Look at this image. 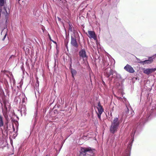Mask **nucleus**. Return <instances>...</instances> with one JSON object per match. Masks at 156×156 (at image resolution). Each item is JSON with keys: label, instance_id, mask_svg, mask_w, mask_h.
Masks as SVG:
<instances>
[{"label": "nucleus", "instance_id": "a211bd4d", "mask_svg": "<svg viewBox=\"0 0 156 156\" xmlns=\"http://www.w3.org/2000/svg\"><path fill=\"white\" fill-rule=\"evenodd\" d=\"M71 72L72 74V76L74 78V76L76 74L77 72L75 69L72 68L71 69Z\"/></svg>", "mask_w": 156, "mask_h": 156}, {"label": "nucleus", "instance_id": "2eb2a0df", "mask_svg": "<svg viewBox=\"0 0 156 156\" xmlns=\"http://www.w3.org/2000/svg\"><path fill=\"white\" fill-rule=\"evenodd\" d=\"M112 77L114 78L116 77V78L119 81H121L122 80V77L121 75L119 74H118L115 71V72L114 75Z\"/></svg>", "mask_w": 156, "mask_h": 156}, {"label": "nucleus", "instance_id": "f257e3e1", "mask_svg": "<svg viewBox=\"0 0 156 156\" xmlns=\"http://www.w3.org/2000/svg\"><path fill=\"white\" fill-rule=\"evenodd\" d=\"M145 114V112H142L137 117V119L136 121V123L137 124L136 125H135L133 126V127L131 129V130H132L131 137L133 139L131 141H129L126 151L123 154V156H130L132 143L133 141V137L136 131H139L141 129L144 123L151 115V114L149 115H147L146 114L144 115Z\"/></svg>", "mask_w": 156, "mask_h": 156}, {"label": "nucleus", "instance_id": "ea45409f", "mask_svg": "<svg viewBox=\"0 0 156 156\" xmlns=\"http://www.w3.org/2000/svg\"><path fill=\"white\" fill-rule=\"evenodd\" d=\"M46 156H47V155H46Z\"/></svg>", "mask_w": 156, "mask_h": 156}, {"label": "nucleus", "instance_id": "473e14b6", "mask_svg": "<svg viewBox=\"0 0 156 156\" xmlns=\"http://www.w3.org/2000/svg\"><path fill=\"white\" fill-rule=\"evenodd\" d=\"M102 84L104 85H105V82L103 81V82H102Z\"/></svg>", "mask_w": 156, "mask_h": 156}, {"label": "nucleus", "instance_id": "c9c22d12", "mask_svg": "<svg viewBox=\"0 0 156 156\" xmlns=\"http://www.w3.org/2000/svg\"><path fill=\"white\" fill-rule=\"evenodd\" d=\"M66 48H67V45H66Z\"/></svg>", "mask_w": 156, "mask_h": 156}, {"label": "nucleus", "instance_id": "39448f33", "mask_svg": "<svg viewBox=\"0 0 156 156\" xmlns=\"http://www.w3.org/2000/svg\"><path fill=\"white\" fill-rule=\"evenodd\" d=\"M79 54L80 57L82 58L83 61L87 60L88 56L84 48L80 50L79 51Z\"/></svg>", "mask_w": 156, "mask_h": 156}, {"label": "nucleus", "instance_id": "423d86ee", "mask_svg": "<svg viewBox=\"0 0 156 156\" xmlns=\"http://www.w3.org/2000/svg\"><path fill=\"white\" fill-rule=\"evenodd\" d=\"M115 70H113L110 67H108L104 71V75L107 78H108L111 75L114 74Z\"/></svg>", "mask_w": 156, "mask_h": 156}, {"label": "nucleus", "instance_id": "6ab92c4d", "mask_svg": "<svg viewBox=\"0 0 156 156\" xmlns=\"http://www.w3.org/2000/svg\"><path fill=\"white\" fill-rule=\"evenodd\" d=\"M22 107L21 109V112H23L24 114H25L26 106L25 105H22Z\"/></svg>", "mask_w": 156, "mask_h": 156}, {"label": "nucleus", "instance_id": "2f4dec72", "mask_svg": "<svg viewBox=\"0 0 156 156\" xmlns=\"http://www.w3.org/2000/svg\"><path fill=\"white\" fill-rule=\"evenodd\" d=\"M57 19H58V20L59 21H60L61 20V18H59V17H57Z\"/></svg>", "mask_w": 156, "mask_h": 156}, {"label": "nucleus", "instance_id": "f3484780", "mask_svg": "<svg viewBox=\"0 0 156 156\" xmlns=\"http://www.w3.org/2000/svg\"><path fill=\"white\" fill-rule=\"evenodd\" d=\"M4 125V121L3 120V118L0 115V127H2Z\"/></svg>", "mask_w": 156, "mask_h": 156}, {"label": "nucleus", "instance_id": "4c0bfd02", "mask_svg": "<svg viewBox=\"0 0 156 156\" xmlns=\"http://www.w3.org/2000/svg\"><path fill=\"white\" fill-rule=\"evenodd\" d=\"M20 0H18V1H20Z\"/></svg>", "mask_w": 156, "mask_h": 156}, {"label": "nucleus", "instance_id": "f8f14e48", "mask_svg": "<svg viewBox=\"0 0 156 156\" xmlns=\"http://www.w3.org/2000/svg\"><path fill=\"white\" fill-rule=\"evenodd\" d=\"M120 123V121L118 118L117 117H115L112 122L111 124L119 127Z\"/></svg>", "mask_w": 156, "mask_h": 156}, {"label": "nucleus", "instance_id": "9d476101", "mask_svg": "<svg viewBox=\"0 0 156 156\" xmlns=\"http://www.w3.org/2000/svg\"><path fill=\"white\" fill-rule=\"evenodd\" d=\"M119 127V126L111 124L110 127V132L112 134H114L117 131Z\"/></svg>", "mask_w": 156, "mask_h": 156}, {"label": "nucleus", "instance_id": "72a5a7b5", "mask_svg": "<svg viewBox=\"0 0 156 156\" xmlns=\"http://www.w3.org/2000/svg\"><path fill=\"white\" fill-rule=\"evenodd\" d=\"M118 98L119 100H120V99L122 98L120 97H118Z\"/></svg>", "mask_w": 156, "mask_h": 156}, {"label": "nucleus", "instance_id": "412c9836", "mask_svg": "<svg viewBox=\"0 0 156 156\" xmlns=\"http://www.w3.org/2000/svg\"><path fill=\"white\" fill-rule=\"evenodd\" d=\"M5 3L6 2L5 0H0V7L4 6Z\"/></svg>", "mask_w": 156, "mask_h": 156}, {"label": "nucleus", "instance_id": "1a4fd4ad", "mask_svg": "<svg viewBox=\"0 0 156 156\" xmlns=\"http://www.w3.org/2000/svg\"><path fill=\"white\" fill-rule=\"evenodd\" d=\"M124 69L126 71L130 73H133L135 72L133 68L129 64H127L124 67Z\"/></svg>", "mask_w": 156, "mask_h": 156}, {"label": "nucleus", "instance_id": "58836bf2", "mask_svg": "<svg viewBox=\"0 0 156 156\" xmlns=\"http://www.w3.org/2000/svg\"><path fill=\"white\" fill-rule=\"evenodd\" d=\"M61 148L59 150H61Z\"/></svg>", "mask_w": 156, "mask_h": 156}, {"label": "nucleus", "instance_id": "6e6552de", "mask_svg": "<svg viewBox=\"0 0 156 156\" xmlns=\"http://www.w3.org/2000/svg\"><path fill=\"white\" fill-rule=\"evenodd\" d=\"M154 55L156 56V54L153 56L152 57H149V59L148 60H145L144 61H142V62H140V63L142 65H144L149 64L151 63L153 61V58H152L153 57V58H154Z\"/></svg>", "mask_w": 156, "mask_h": 156}, {"label": "nucleus", "instance_id": "bb28decb", "mask_svg": "<svg viewBox=\"0 0 156 156\" xmlns=\"http://www.w3.org/2000/svg\"><path fill=\"white\" fill-rule=\"evenodd\" d=\"M6 35H7V34H6L4 36L3 38V39H2V41H4V40L5 39L6 37Z\"/></svg>", "mask_w": 156, "mask_h": 156}, {"label": "nucleus", "instance_id": "4be33fe9", "mask_svg": "<svg viewBox=\"0 0 156 156\" xmlns=\"http://www.w3.org/2000/svg\"><path fill=\"white\" fill-rule=\"evenodd\" d=\"M69 30L71 32L73 31V26L71 23H69Z\"/></svg>", "mask_w": 156, "mask_h": 156}, {"label": "nucleus", "instance_id": "c756f323", "mask_svg": "<svg viewBox=\"0 0 156 156\" xmlns=\"http://www.w3.org/2000/svg\"><path fill=\"white\" fill-rule=\"evenodd\" d=\"M4 9L5 10V12H6V13L8 14V13H7V11L6 10V7H4Z\"/></svg>", "mask_w": 156, "mask_h": 156}, {"label": "nucleus", "instance_id": "9b49d317", "mask_svg": "<svg viewBox=\"0 0 156 156\" xmlns=\"http://www.w3.org/2000/svg\"><path fill=\"white\" fill-rule=\"evenodd\" d=\"M156 70V68L147 69L144 70V73L147 75L151 73Z\"/></svg>", "mask_w": 156, "mask_h": 156}, {"label": "nucleus", "instance_id": "cd10ccee", "mask_svg": "<svg viewBox=\"0 0 156 156\" xmlns=\"http://www.w3.org/2000/svg\"><path fill=\"white\" fill-rule=\"evenodd\" d=\"M112 62H113V64H114L115 63V61L114 59H112Z\"/></svg>", "mask_w": 156, "mask_h": 156}, {"label": "nucleus", "instance_id": "7ed1b4c3", "mask_svg": "<svg viewBox=\"0 0 156 156\" xmlns=\"http://www.w3.org/2000/svg\"><path fill=\"white\" fill-rule=\"evenodd\" d=\"M80 156H95V150L90 147H82L80 151Z\"/></svg>", "mask_w": 156, "mask_h": 156}, {"label": "nucleus", "instance_id": "aec40b11", "mask_svg": "<svg viewBox=\"0 0 156 156\" xmlns=\"http://www.w3.org/2000/svg\"><path fill=\"white\" fill-rule=\"evenodd\" d=\"M27 101V98L25 96V95H22V102L23 103H25Z\"/></svg>", "mask_w": 156, "mask_h": 156}, {"label": "nucleus", "instance_id": "0eeeda50", "mask_svg": "<svg viewBox=\"0 0 156 156\" xmlns=\"http://www.w3.org/2000/svg\"><path fill=\"white\" fill-rule=\"evenodd\" d=\"M71 44L72 46L76 48H77L78 47V44L75 37H73L72 36H71Z\"/></svg>", "mask_w": 156, "mask_h": 156}, {"label": "nucleus", "instance_id": "f03ea898", "mask_svg": "<svg viewBox=\"0 0 156 156\" xmlns=\"http://www.w3.org/2000/svg\"><path fill=\"white\" fill-rule=\"evenodd\" d=\"M2 103L1 102L3 115L5 119L8 117V114L11 108L9 101L6 99H3Z\"/></svg>", "mask_w": 156, "mask_h": 156}, {"label": "nucleus", "instance_id": "b1692460", "mask_svg": "<svg viewBox=\"0 0 156 156\" xmlns=\"http://www.w3.org/2000/svg\"><path fill=\"white\" fill-rule=\"evenodd\" d=\"M10 80L11 82L12 81V83L13 84H14L15 83V80L13 78V76L12 77V79L11 78H10Z\"/></svg>", "mask_w": 156, "mask_h": 156}, {"label": "nucleus", "instance_id": "a878e982", "mask_svg": "<svg viewBox=\"0 0 156 156\" xmlns=\"http://www.w3.org/2000/svg\"><path fill=\"white\" fill-rule=\"evenodd\" d=\"M136 60H137V61H138V62L139 63H140V62H142V61H140V59H139V58H136Z\"/></svg>", "mask_w": 156, "mask_h": 156}, {"label": "nucleus", "instance_id": "20e7f679", "mask_svg": "<svg viewBox=\"0 0 156 156\" xmlns=\"http://www.w3.org/2000/svg\"><path fill=\"white\" fill-rule=\"evenodd\" d=\"M5 90L7 93L9 92V86L7 80L4 79L2 81L0 82V96H2L4 94V92L2 89V86Z\"/></svg>", "mask_w": 156, "mask_h": 156}, {"label": "nucleus", "instance_id": "5701e85b", "mask_svg": "<svg viewBox=\"0 0 156 156\" xmlns=\"http://www.w3.org/2000/svg\"><path fill=\"white\" fill-rule=\"evenodd\" d=\"M104 66L105 67H106L109 65V64L106 61H104L103 62Z\"/></svg>", "mask_w": 156, "mask_h": 156}, {"label": "nucleus", "instance_id": "e433bc0d", "mask_svg": "<svg viewBox=\"0 0 156 156\" xmlns=\"http://www.w3.org/2000/svg\"><path fill=\"white\" fill-rule=\"evenodd\" d=\"M2 31H3V30H2V31L1 32V34H2Z\"/></svg>", "mask_w": 156, "mask_h": 156}, {"label": "nucleus", "instance_id": "ddd939ff", "mask_svg": "<svg viewBox=\"0 0 156 156\" xmlns=\"http://www.w3.org/2000/svg\"><path fill=\"white\" fill-rule=\"evenodd\" d=\"M88 33L90 38H93L94 40L96 39L97 37L94 31H88Z\"/></svg>", "mask_w": 156, "mask_h": 156}, {"label": "nucleus", "instance_id": "393cba45", "mask_svg": "<svg viewBox=\"0 0 156 156\" xmlns=\"http://www.w3.org/2000/svg\"><path fill=\"white\" fill-rule=\"evenodd\" d=\"M97 113L98 114V118L99 119H101V115L102 113Z\"/></svg>", "mask_w": 156, "mask_h": 156}, {"label": "nucleus", "instance_id": "dca6fc26", "mask_svg": "<svg viewBox=\"0 0 156 156\" xmlns=\"http://www.w3.org/2000/svg\"><path fill=\"white\" fill-rule=\"evenodd\" d=\"M126 108L125 109V112L127 114L129 112V111L130 110H132V108L129 104H126Z\"/></svg>", "mask_w": 156, "mask_h": 156}, {"label": "nucleus", "instance_id": "4468645a", "mask_svg": "<svg viewBox=\"0 0 156 156\" xmlns=\"http://www.w3.org/2000/svg\"><path fill=\"white\" fill-rule=\"evenodd\" d=\"M98 106L97 109H98V113H102L104 111V109L100 102L98 103Z\"/></svg>", "mask_w": 156, "mask_h": 156}, {"label": "nucleus", "instance_id": "7c9ffc66", "mask_svg": "<svg viewBox=\"0 0 156 156\" xmlns=\"http://www.w3.org/2000/svg\"><path fill=\"white\" fill-rule=\"evenodd\" d=\"M123 101L124 100L125 101H126V98H125L124 97H123Z\"/></svg>", "mask_w": 156, "mask_h": 156}, {"label": "nucleus", "instance_id": "f704fd0d", "mask_svg": "<svg viewBox=\"0 0 156 156\" xmlns=\"http://www.w3.org/2000/svg\"><path fill=\"white\" fill-rule=\"evenodd\" d=\"M15 91H16V90H15H15H14V91L13 90V93H15Z\"/></svg>", "mask_w": 156, "mask_h": 156}, {"label": "nucleus", "instance_id": "c85d7f7f", "mask_svg": "<svg viewBox=\"0 0 156 156\" xmlns=\"http://www.w3.org/2000/svg\"><path fill=\"white\" fill-rule=\"evenodd\" d=\"M50 40H51V41H52L54 43H55V44H56V43L55 41L52 40H51V37H50Z\"/></svg>", "mask_w": 156, "mask_h": 156}]
</instances>
